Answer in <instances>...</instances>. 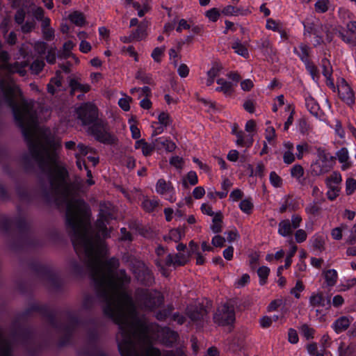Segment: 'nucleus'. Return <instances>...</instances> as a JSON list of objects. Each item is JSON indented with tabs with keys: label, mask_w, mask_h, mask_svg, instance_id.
Segmentation results:
<instances>
[{
	"label": "nucleus",
	"mask_w": 356,
	"mask_h": 356,
	"mask_svg": "<svg viewBox=\"0 0 356 356\" xmlns=\"http://www.w3.org/2000/svg\"><path fill=\"white\" fill-rule=\"evenodd\" d=\"M79 211L81 217L77 218L70 210L68 222L71 225L75 237L72 242L79 261L73 259L70 263V271L76 276H81L87 272L94 282L95 288L100 300L104 303V313L120 324L124 338L125 346L131 345L130 337L133 334H141L145 331V321L140 317L136 306L130 295L123 291L131 282V277L125 270L118 272L115 270L120 261L112 257L102 262L101 257L104 252V239L99 234H90L86 227L87 208L81 202Z\"/></svg>",
	"instance_id": "f257e3e1"
},
{
	"label": "nucleus",
	"mask_w": 356,
	"mask_h": 356,
	"mask_svg": "<svg viewBox=\"0 0 356 356\" xmlns=\"http://www.w3.org/2000/svg\"><path fill=\"white\" fill-rule=\"evenodd\" d=\"M5 104L11 108L15 122L22 129L27 143L29 153L22 156V164L27 171L35 169L37 165L46 176L53 172L54 168H63L56 163V150L60 147V142L44 137L42 142L35 137L37 115L31 103L22 97L19 88L11 81L0 79V105Z\"/></svg>",
	"instance_id": "f03ea898"
},
{
	"label": "nucleus",
	"mask_w": 356,
	"mask_h": 356,
	"mask_svg": "<svg viewBox=\"0 0 356 356\" xmlns=\"http://www.w3.org/2000/svg\"><path fill=\"white\" fill-rule=\"evenodd\" d=\"M34 313L39 314L45 319L48 327L47 337L51 339L54 335L58 336L60 346H63L70 342L72 333L81 323L77 312L71 310L65 312L67 322L62 323L56 318L54 311L47 305L37 302L31 303L19 315L18 318L22 321L26 320L33 316Z\"/></svg>",
	"instance_id": "7ed1b4c3"
},
{
	"label": "nucleus",
	"mask_w": 356,
	"mask_h": 356,
	"mask_svg": "<svg viewBox=\"0 0 356 356\" xmlns=\"http://www.w3.org/2000/svg\"><path fill=\"white\" fill-rule=\"evenodd\" d=\"M47 177L48 184L41 183V191L43 197L47 202L68 204L69 202L76 200H69L70 197L77 194L83 186V181L80 179L69 182V173L64 167L54 168L53 172Z\"/></svg>",
	"instance_id": "20e7f679"
},
{
	"label": "nucleus",
	"mask_w": 356,
	"mask_h": 356,
	"mask_svg": "<svg viewBox=\"0 0 356 356\" xmlns=\"http://www.w3.org/2000/svg\"><path fill=\"white\" fill-rule=\"evenodd\" d=\"M97 291V290L95 289ZM99 302L102 304V309L103 312H104V303L102 302L99 299V298L97 296V293L96 292V296L94 295L86 293L83 296L81 302V312H91L93 311V309L95 308L97 302ZM105 314V313H104ZM106 316V314H104ZM107 316V315H106ZM108 318H111L116 324L119 326L120 332L117 335V340H118V349L120 353L121 356H175V354L173 353V351H167L164 355H161V351L159 349L149 346L144 353H140L137 349L136 343V341H145L147 339V326L145 324V331L143 334H138L136 333V334H133V336H131L130 342L131 345L129 346H126L125 343H124V338L122 336V331L120 328V324L116 322L115 319L108 316Z\"/></svg>",
	"instance_id": "39448f33"
},
{
	"label": "nucleus",
	"mask_w": 356,
	"mask_h": 356,
	"mask_svg": "<svg viewBox=\"0 0 356 356\" xmlns=\"http://www.w3.org/2000/svg\"><path fill=\"white\" fill-rule=\"evenodd\" d=\"M81 202H83L87 208L86 217V222L88 224L86 227L88 232H90V234H99L102 239H105L110 237V232L106 227V223H108V221L113 218V214L111 211L106 207L105 205H100V212H99V218L95 222V228H93L90 223V209L89 206L85 202V201L82 199L72 200L68 202L67 210L65 212L66 217V226L68 230L69 234L70 235L72 242H74V238L75 237V234H74V232L71 225L68 222V219L70 218V210L72 213L74 214L77 218L81 217L82 215L79 211V207L81 204Z\"/></svg>",
	"instance_id": "423d86ee"
},
{
	"label": "nucleus",
	"mask_w": 356,
	"mask_h": 356,
	"mask_svg": "<svg viewBox=\"0 0 356 356\" xmlns=\"http://www.w3.org/2000/svg\"><path fill=\"white\" fill-rule=\"evenodd\" d=\"M14 225L19 232V237L16 244L13 243L10 245L13 248L38 245V243L29 232L30 223L26 221L24 216H19L14 219L5 215H0V229L8 234Z\"/></svg>",
	"instance_id": "0eeeda50"
},
{
	"label": "nucleus",
	"mask_w": 356,
	"mask_h": 356,
	"mask_svg": "<svg viewBox=\"0 0 356 356\" xmlns=\"http://www.w3.org/2000/svg\"><path fill=\"white\" fill-rule=\"evenodd\" d=\"M31 268L35 272L37 279L44 286L55 291H60L62 289L63 281L51 268L39 262H33Z\"/></svg>",
	"instance_id": "6e6552de"
},
{
	"label": "nucleus",
	"mask_w": 356,
	"mask_h": 356,
	"mask_svg": "<svg viewBox=\"0 0 356 356\" xmlns=\"http://www.w3.org/2000/svg\"><path fill=\"white\" fill-rule=\"evenodd\" d=\"M123 259L129 263L134 275L141 284L150 286L154 283L153 273L144 262L131 255L124 256Z\"/></svg>",
	"instance_id": "1a4fd4ad"
},
{
	"label": "nucleus",
	"mask_w": 356,
	"mask_h": 356,
	"mask_svg": "<svg viewBox=\"0 0 356 356\" xmlns=\"http://www.w3.org/2000/svg\"><path fill=\"white\" fill-rule=\"evenodd\" d=\"M164 298L162 295L149 292L146 289H139L136 291V302L138 306L145 311H153L163 305Z\"/></svg>",
	"instance_id": "9d476101"
},
{
	"label": "nucleus",
	"mask_w": 356,
	"mask_h": 356,
	"mask_svg": "<svg viewBox=\"0 0 356 356\" xmlns=\"http://www.w3.org/2000/svg\"><path fill=\"white\" fill-rule=\"evenodd\" d=\"M89 130L96 140L102 143L112 145L117 141L115 136L109 132L108 123L102 119H98L92 123Z\"/></svg>",
	"instance_id": "9b49d317"
},
{
	"label": "nucleus",
	"mask_w": 356,
	"mask_h": 356,
	"mask_svg": "<svg viewBox=\"0 0 356 356\" xmlns=\"http://www.w3.org/2000/svg\"><path fill=\"white\" fill-rule=\"evenodd\" d=\"M235 301L229 300L219 307L213 315V321L219 325H227L235 321Z\"/></svg>",
	"instance_id": "f8f14e48"
},
{
	"label": "nucleus",
	"mask_w": 356,
	"mask_h": 356,
	"mask_svg": "<svg viewBox=\"0 0 356 356\" xmlns=\"http://www.w3.org/2000/svg\"><path fill=\"white\" fill-rule=\"evenodd\" d=\"M206 305L190 306L186 309V314L188 318L197 325H200L208 317L209 310L212 304L211 301H207Z\"/></svg>",
	"instance_id": "ddd939ff"
},
{
	"label": "nucleus",
	"mask_w": 356,
	"mask_h": 356,
	"mask_svg": "<svg viewBox=\"0 0 356 356\" xmlns=\"http://www.w3.org/2000/svg\"><path fill=\"white\" fill-rule=\"evenodd\" d=\"M76 114L84 125L92 124L98 120L97 108L90 103H86L78 108Z\"/></svg>",
	"instance_id": "4468645a"
},
{
	"label": "nucleus",
	"mask_w": 356,
	"mask_h": 356,
	"mask_svg": "<svg viewBox=\"0 0 356 356\" xmlns=\"http://www.w3.org/2000/svg\"><path fill=\"white\" fill-rule=\"evenodd\" d=\"M88 346L84 348L81 354L83 356H108L106 353L101 350L95 343L98 338L97 330H90L88 334Z\"/></svg>",
	"instance_id": "2eb2a0df"
},
{
	"label": "nucleus",
	"mask_w": 356,
	"mask_h": 356,
	"mask_svg": "<svg viewBox=\"0 0 356 356\" xmlns=\"http://www.w3.org/2000/svg\"><path fill=\"white\" fill-rule=\"evenodd\" d=\"M0 57L3 61L5 63L1 65V67L7 71L8 73H18L22 76H24L26 74V71L24 68L28 66L29 63L27 61H24L22 63L15 62L13 64H9L6 61L8 59V54L6 51H1L0 54Z\"/></svg>",
	"instance_id": "dca6fc26"
},
{
	"label": "nucleus",
	"mask_w": 356,
	"mask_h": 356,
	"mask_svg": "<svg viewBox=\"0 0 356 356\" xmlns=\"http://www.w3.org/2000/svg\"><path fill=\"white\" fill-rule=\"evenodd\" d=\"M17 339L27 348L31 350L36 343V334L29 327L20 329L17 332Z\"/></svg>",
	"instance_id": "f3484780"
},
{
	"label": "nucleus",
	"mask_w": 356,
	"mask_h": 356,
	"mask_svg": "<svg viewBox=\"0 0 356 356\" xmlns=\"http://www.w3.org/2000/svg\"><path fill=\"white\" fill-rule=\"evenodd\" d=\"M158 333L162 343L168 347H172L179 339L178 333L169 327H159Z\"/></svg>",
	"instance_id": "a211bd4d"
},
{
	"label": "nucleus",
	"mask_w": 356,
	"mask_h": 356,
	"mask_svg": "<svg viewBox=\"0 0 356 356\" xmlns=\"http://www.w3.org/2000/svg\"><path fill=\"white\" fill-rule=\"evenodd\" d=\"M338 92L340 98L348 105L352 106L354 104V92L344 79H341L338 86Z\"/></svg>",
	"instance_id": "6ab92c4d"
},
{
	"label": "nucleus",
	"mask_w": 356,
	"mask_h": 356,
	"mask_svg": "<svg viewBox=\"0 0 356 356\" xmlns=\"http://www.w3.org/2000/svg\"><path fill=\"white\" fill-rule=\"evenodd\" d=\"M153 144L155 145L156 149L160 150L165 149L167 152H169L174 151L177 147L175 143L172 140L163 138L155 139L153 141Z\"/></svg>",
	"instance_id": "aec40b11"
},
{
	"label": "nucleus",
	"mask_w": 356,
	"mask_h": 356,
	"mask_svg": "<svg viewBox=\"0 0 356 356\" xmlns=\"http://www.w3.org/2000/svg\"><path fill=\"white\" fill-rule=\"evenodd\" d=\"M186 263V260L183 254H176L173 256L171 254H169L165 259V265L170 266L171 265L174 266H184Z\"/></svg>",
	"instance_id": "412c9836"
},
{
	"label": "nucleus",
	"mask_w": 356,
	"mask_h": 356,
	"mask_svg": "<svg viewBox=\"0 0 356 356\" xmlns=\"http://www.w3.org/2000/svg\"><path fill=\"white\" fill-rule=\"evenodd\" d=\"M259 47L264 54L273 60V56L276 54V50L273 48L270 42L268 39L262 40Z\"/></svg>",
	"instance_id": "4be33fe9"
},
{
	"label": "nucleus",
	"mask_w": 356,
	"mask_h": 356,
	"mask_svg": "<svg viewBox=\"0 0 356 356\" xmlns=\"http://www.w3.org/2000/svg\"><path fill=\"white\" fill-rule=\"evenodd\" d=\"M293 227L291 221L288 219L283 220L279 223L278 233L283 236H288L292 234Z\"/></svg>",
	"instance_id": "5701e85b"
},
{
	"label": "nucleus",
	"mask_w": 356,
	"mask_h": 356,
	"mask_svg": "<svg viewBox=\"0 0 356 356\" xmlns=\"http://www.w3.org/2000/svg\"><path fill=\"white\" fill-rule=\"evenodd\" d=\"M70 87L71 88L70 95H73L75 90H79L83 92H88L90 90V86L88 84H82L76 80L72 79L70 81Z\"/></svg>",
	"instance_id": "b1692460"
},
{
	"label": "nucleus",
	"mask_w": 356,
	"mask_h": 356,
	"mask_svg": "<svg viewBox=\"0 0 356 356\" xmlns=\"http://www.w3.org/2000/svg\"><path fill=\"white\" fill-rule=\"evenodd\" d=\"M309 303L313 307H325L326 300L322 293H314L309 298Z\"/></svg>",
	"instance_id": "393cba45"
},
{
	"label": "nucleus",
	"mask_w": 356,
	"mask_h": 356,
	"mask_svg": "<svg viewBox=\"0 0 356 356\" xmlns=\"http://www.w3.org/2000/svg\"><path fill=\"white\" fill-rule=\"evenodd\" d=\"M133 38L136 40H141L147 35V24L141 22L138 24V28L131 32Z\"/></svg>",
	"instance_id": "a878e982"
},
{
	"label": "nucleus",
	"mask_w": 356,
	"mask_h": 356,
	"mask_svg": "<svg viewBox=\"0 0 356 356\" xmlns=\"http://www.w3.org/2000/svg\"><path fill=\"white\" fill-rule=\"evenodd\" d=\"M70 20L78 26H83L86 24V18L83 13L74 11L69 15Z\"/></svg>",
	"instance_id": "bb28decb"
},
{
	"label": "nucleus",
	"mask_w": 356,
	"mask_h": 356,
	"mask_svg": "<svg viewBox=\"0 0 356 356\" xmlns=\"http://www.w3.org/2000/svg\"><path fill=\"white\" fill-rule=\"evenodd\" d=\"M222 214L221 212L216 213L213 218V225L211 226V229L213 232L218 234L222 231Z\"/></svg>",
	"instance_id": "cd10ccee"
},
{
	"label": "nucleus",
	"mask_w": 356,
	"mask_h": 356,
	"mask_svg": "<svg viewBox=\"0 0 356 356\" xmlns=\"http://www.w3.org/2000/svg\"><path fill=\"white\" fill-rule=\"evenodd\" d=\"M305 104L308 111L314 116H318L320 107L315 99L309 96L305 99Z\"/></svg>",
	"instance_id": "c85d7f7f"
},
{
	"label": "nucleus",
	"mask_w": 356,
	"mask_h": 356,
	"mask_svg": "<svg viewBox=\"0 0 356 356\" xmlns=\"http://www.w3.org/2000/svg\"><path fill=\"white\" fill-rule=\"evenodd\" d=\"M350 325V321L346 316H341L334 323L335 331L339 333L346 330Z\"/></svg>",
	"instance_id": "c756f323"
},
{
	"label": "nucleus",
	"mask_w": 356,
	"mask_h": 356,
	"mask_svg": "<svg viewBox=\"0 0 356 356\" xmlns=\"http://www.w3.org/2000/svg\"><path fill=\"white\" fill-rule=\"evenodd\" d=\"M174 310L172 305H168L166 307L159 310L155 314V317L159 321H165Z\"/></svg>",
	"instance_id": "7c9ffc66"
},
{
	"label": "nucleus",
	"mask_w": 356,
	"mask_h": 356,
	"mask_svg": "<svg viewBox=\"0 0 356 356\" xmlns=\"http://www.w3.org/2000/svg\"><path fill=\"white\" fill-rule=\"evenodd\" d=\"M232 49H234L235 50V52L237 54H238L244 58L248 57L249 53H248V49L243 44H241V42L239 40H237L236 41H235L232 44Z\"/></svg>",
	"instance_id": "2f4dec72"
},
{
	"label": "nucleus",
	"mask_w": 356,
	"mask_h": 356,
	"mask_svg": "<svg viewBox=\"0 0 356 356\" xmlns=\"http://www.w3.org/2000/svg\"><path fill=\"white\" fill-rule=\"evenodd\" d=\"M185 234V227L171 229L168 236L170 240L178 242Z\"/></svg>",
	"instance_id": "473e14b6"
},
{
	"label": "nucleus",
	"mask_w": 356,
	"mask_h": 356,
	"mask_svg": "<svg viewBox=\"0 0 356 356\" xmlns=\"http://www.w3.org/2000/svg\"><path fill=\"white\" fill-rule=\"evenodd\" d=\"M325 279L329 286H334L337 282V273L334 270H328L325 272Z\"/></svg>",
	"instance_id": "72a5a7b5"
},
{
	"label": "nucleus",
	"mask_w": 356,
	"mask_h": 356,
	"mask_svg": "<svg viewBox=\"0 0 356 356\" xmlns=\"http://www.w3.org/2000/svg\"><path fill=\"white\" fill-rule=\"evenodd\" d=\"M270 269L267 266H261L257 270L258 276L260 278V284L261 285L266 282V280L268 277Z\"/></svg>",
	"instance_id": "f704fd0d"
},
{
	"label": "nucleus",
	"mask_w": 356,
	"mask_h": 356,
	"mask_svg": "<svg viewBox=\"0 0 356 356\" xmlns=\"http://www.w3.org/2000/svg\"><path fill=\"white\" fill-rule=\"evenodd\" d=\"M16 193L22 201H29L31 200L30 195L27 189L23 186H17L16 188Z\"/></svg>",
	"instance_id": "c9c22d12"
},
{
	"label": "nucleus",
	"mask_w": 356,
	"mask_h": 356,
	"mask_svg": "<svg viewBox=\"0 0 356 356\" xmlns=\"http://www.w3.org/2000/svg\"><path fill=\"white\" fill-rule=\"evenodd\" d=\"M136 79L141 81L143 83H147L152 85L153 84V80L152 77L145 73H144L141 70H139L136 74Z\"/></svg>",
	"instance_id": "e433bc0d"
},
{
	"label": "nucleus",
	"mask_w": 356,
	"mask_h": 356,
	"mask_svg": "<svg viewBox=\"0 0 356 356\" xmlns=\"http://www.w3.org/2000/svg\"><path fill=\"white\" fill-rule=\"evenodd\" d=\"M0 355L1 356H12L11 345L8 341H3L0 346Z\"/></svg>",
	"instance_id": "4c0bfd02"
},
{
	"label": "nucleus",
	"mask_w": 356,
	"mask_h": 356,
	"mask_svg": "<svg viewBox=\"0 0 356 356\" xmlns=\"http://www.w3.org/2000/svg\"><path fill=\"white\" fill-rule=\"evenodd\" d=\"M356 189V180L353 178H348L346 181V191L348 195H351Z\"/></svg>",
	"instance_id": "58836bf2"
},
{
	"label": "nucleus",
	"mask_w": 356,
	"mask_h": 356,
	"mask_svg": "<svg viewBox=\"0 0 356 356\" xmlns=\"http://www.w3.org/2000/svg\"><path fill=\"white\" fill-rule=\"evenodd\" d=\"M301 60L305 63L307 70L309 71L313 79H314V76L318 74L316 67L311 63L308 58L304 59V57H301Z\"/></svg>",
	"instance_id": "ea45409f"
},
{
	"label": "nucleus",
	"mask_w": 356,
	"mask_h": 356,
	"mask_svg": "<svg viewBox=\"0 0 356 356\" xmlns=\"http://www.w3.org/2000/svg\"><path fill=\"white\" fill-rule=\"evenodd\" d=\"M170 190V186L163 179H160L156 184V191L161 194H164Z\"/></svg>",
	"instance_id": "a19ab883"
},
{
	"label": "nucleus",
	"mask_w": 356,
	"mask_h": 356,
	"mask_svg": "<svg viewBox=\"0 0 356 356\" xmlns=\"http://www.w3.org/2000/svg\"><path fill=\"white\" fill-rule=\"evenodd\" d=\"M239 207L243 212L250 213L253 208V204L250 199H245L241 202Z\"/></svg>",
	"instance_id": "79ce46f5"
},
{
	"label": "nucleus",
	"mask_w": 356,
	"mask_h": 356,
	"mask_svg": "<svg viewBox=\"0 0 356 356\" xmlns=\"http://www.w3.org/2000/svg\"><path fill=\"white\" fill-rule=\"evenodd\" d=\"M165 50V47H156L154 49L152 53V57L154 60V61L157 63L161 62V57L163 55V53Z\"/></svg>",
	"instance_id": "37998d69"
},
{
	"label": "nucleus",
	"mask_w": 356,
	"mask_h": 356,
	"mask_svg": "<svg viewBox=\"0 0 356 356\" xmlns=\"http://www.w3.org/2000/svg\"><path fill=\"white\" fill-rule=\"evenodd\" d=\"M205 15L208 17L211 22H216L219 18L220 13L218 8H213L205 13Z\"/></svg>",
	"instance_id": "c03bdc74"
},
{
	"label": "nucleus",
	"mask_w": 356,
	"mask_h": 356,
	"mask_svg": "<svg viewBox=\"0 0 356 356\" xmlns=\"http://www.w3.org/2000/svg\"><path fill=\"white\" fill-rule=\"evenodd\" d=\"M300 331H301L302 334H303V336L307 339H309L314 338V330L313 328H312V327H309L308 326V325L303 324L300 327Z\"/></svg>",
	"instance_id": "a18cd8bd"
},
{
	"label": "nucleus",
	"mask_w": 356,
	"mask_h": 356,
	"mask_svg": "<svg viewBox=\"0 0 356 356\" xmlns=\"http://www.w3.org/2000/svg\"><path fill=\"white\" fill-rule=\"evenodd\" d=\"M158 204L159 203L157 201L150 200H145L142 203L143 209L148 212L152 211Z\"/></svg>",
	"instance_id": "49530a36"
},
{
	"label": "nucleus",
	"mask_w": 356,
	"mask_h": 356,
	"mask_svg": "<svg viewBox=\"0 0 356 356\" xmlns=\"http://www.w3.org/2000/svg\"><path fill=\"white\" fill-rule=\"evenodd\" d=\"M324 245L325 241L322 236H317L314 238L312 245L315 250L323 251L325 249Z\"/></svg>",
	"instance_id": "de8ad7c7"
},
{
	"label": "nucleus",
	"mask_w": 356,
	"mask_h": 356,
	"mask_svg": "<svg viewBox=\"0 0 356 356\" xmlns=\"http://www.w3.org/2000/svg\"><path fill=\"white\" fill-rule=\"evenodd\" d=\"M44 66V63L42 60H34L30 66L31 70L35 74L40 73Z\"/></svg>",
	"instance_id": "09e8293b"
},
{
	"label": "nucleus",
	"mask_w": 356,
	"mask_h": 356,
	"mask_svg": "<svg viewBox=\"0 0 356 356\" xmlns=\"http://www.w3.org/2000/svg\"><path fill=\"white\" fill-rule=\"evenodd\" d=\"M270 181L275 187H280L282 184V178L275 172H270Z\"/></svg>",
	"instance_id": "8fccbe9b"
},
{
	"label": "nucleus",
	"mask_w": 356,
	"mask_h": 356,
	"mask_svg": "<svg viewBox=\"0 0 356 356\" xmlns=\"http://www.w3.org/2000/svg\"><path fill=\"white\" fill-rule=\"evenodd\" d=\"M222 69V67L220 64L218 63H215L212 67L208 71L207 75L208 76L213 77L215 79L218 74L220 70Z\"/></svg>",
	"instance_id": "3c124183"
},
{
	"label": "nucleus",
	"mask_w": 356,
	"mask_h": 356,
	"mask_svg": "<svg viewBox=\"0 0 356 356\" xmlns=\"http://www.w3.org/2000/svg\"><path fill=\"white\" fill-rule=\"evenodd\" d=\"M328 0H318L315 3V9L317 12L325 13L328 10Z\"/></svg>",
	"instance_id": "603ef678"
},
{
	"label": "nucleus",
	"mask_w": 356,
	"mask_h": 356,
	"mask_svg": "<svg viewBox=\"0 0 356 356\" xmlns=\"http://www.w3.org/2000/svg\"><path fill=\"white\" fill-rule=\"evenodd\" d=\"M318 154L319 158L323 162H327L329 161H334L335 157L327 153L325 149L321 148L318 149Z\"/></svg>",
	"instance_id": "864d4df0"
},
{
	"label": "nucleus",
	"mask_w": 356,
	"mask_h": 356,
	"mask_svg": "<svg viewBox=\"0 0 356 356\" xmlns=\"http://www.w3.org/2000/svg\"><path fill=\"white\" fill-rule=\"evenodd\" d=\"M240 11V9L238 8H236L233 6L229 5L225 6L222 10V13L225 15H237L238 12Z\"/></svg>",
	"instance_id": "5fc2aeb1"
},
{
	"label": "nucleus",
	"mask_w": 356,
	"mask_h": 356,
	"mask_svg": "<svg viewBox=\"0 0 356 356\" xmlns=\"http://www.w3.org/2000/svg\"><path fill=\"white\" fill-rule=\"evenodd\" d=\"M155 149L156 147L153 143L152 144H148L147 143L145 142L143 146H141L143 154L145 156H149Z\"/></svg>",
	"instance_id": "6e6d98bb"
},
{
	"label": "nucleus",
	"mask_w": 356,
	"mask_h": 356,
	"mask_svg": "<svg viewBox=\"0 0 356 356\" xmlns=\"http://www.w3.org/2000/svg\"><path fill=\"white\" fill-rule=\"evenodd\" d=\"M292 177L299 179L304 174L303 168L300 165H295L291 170Z\"/></svg>",
	"instance_id": "4d7b16f0"
},
{
	"label": "nucleus",
	"mask_w": 356,
	"mask_h": 356,
	"mask_svg": "<svg viewBox=\"0 0 356 356\" xmlns=\"http://www.w3.org/2000/svg\"><path fill=\"white\" fill-rule=\"evenodd\" d=\"M337 158L340 163H346L348 159V152L346 148L343 147L337 153Z\"/></svg>",
	"instance_id": "13d9d810"
},
{
	"label": "nucleus",
	"mask_w": 356,
	"mask_h": 356,
	"mask_svg": "<svg viewBox=\"0 0 356 356\" xmlns=\"http://www.w3.org/2000/svg\"><path fill=\"white\" fill-rule=\"evenodd\" d=\"M341 176L337 172H333L332 174L326 179V182L338 184L341 181Z\"/></svg>",
	"instance_id": "bf43d9fd"
},
{
	"label": "nucleus",
	"mask_w": 356,
	"mask_h": 356,
	"mask_svg": "<svg viewBox=\"0 0 356 356\" xmlns=\"http://www.w3.org/2000/svg\"><path fill=\"white\" fill-rule=\"evenodd\" d=\"M304 290V285L300 280L297 281L295 287L291 289V293L293 294L296 298H299L300 295L297 291H302Z\"/></svg>",
	"instance_id": "052dcab7"
},
{
	"label": "nucleus",
	"mask_w": 356,
	"mask_h": 356,
	"mask_svg": "<svg viewBox=\"0 0 356 356\" xmlns=\"http://www.w3.org/2000/svg\"><path fill=\"white\" fill-rule=\"evenodd\" d=\"M25 11L22 8H19L17 10L15 15V21L18 24H22L25 18Z\"/></svg>",
	"instance_id": "680f3d73"
},
{
	"label": "nucleus",
	"mask_w": 356,
	"mask_h": 356,
	"mask_svg": "<svg viewBox=\"0 0 356 356\" xmlns=\"http://www.w3.org/2000/svg\"><path fill=\"white\" fill-rule=\"evenodd\" d=\"M159 122L163 125L164 127H167L170 124V115L168 113L162 112L159 115Z\"/></svg>",
	"instance_id": "e2e57ef3"
},
{
	"label": "nucleus",
	"mask_w": 356,
	"mask_h": 356,
	"mask_svg": "<svg viewBox=\"0 0 356 356\" xmlns=\"http://www.w3.org/2000/svg\"><path fill=\"white\" fill-rule=\"evenodd\" d=\"M132 100L131 97L121 98L118 102L119 106L124 111L130 109L129 102Z\"/></svg>",
	"instance_id": "0e129e2a"
},
{
	"label": "nucleus",
	"mask_w": 356,
	"mask_h": 356,
	"mask_svg": "<svg viewBox=\"0 0 356 356\" xmlns=\"http://www.w3.org/2000/svg\"><path fill=\"white\" fill-rule=\"evenodd\" d=\"M225 239L220 235L215 236L211 241V243L215 247L222 248L225 245Z\"/></svg>",
	"instance_id": "69168bd1"
},
{
	"label": "nucleus",
	"mask_w": 356,
	"mask_h": 356,
	"mask_svg": "<svg viewBox=\"0 0 356 356\" xmlns=\"http://www.w3.org/2000/svg\"><path fill=\"white\" fill-rule=\"evenodd\" d=\"M295 238L298 243H302L307 238V233L303 229H298L295 233Z\"/></svg>",
	"instance_id": "338daca9"
},
{
	"label": "nucleus",
	"mask_w": 356,
	"mask_h": 356,
	"mask_svg": "<svg viewBox=\"0 0 356 356\" xmlns=\"http://www.w3.org/2000/svg\"><path fill=\"white\" fill-rule=\"evenodd\" d=\"M343 343H341L339 347V356H352L353 352L348 348H343Z\"/></svg>",
	"instance_id": "774afa93"
}]
</instances>
